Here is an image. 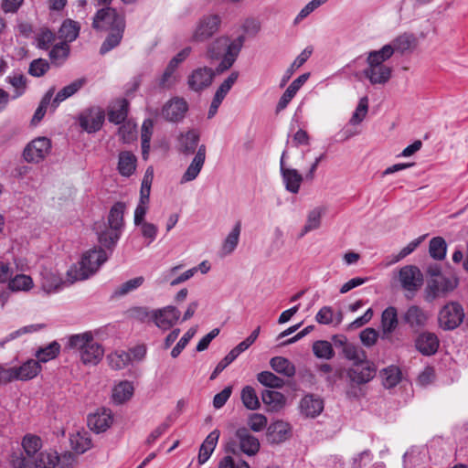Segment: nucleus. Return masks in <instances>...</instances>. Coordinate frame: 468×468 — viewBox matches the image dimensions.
Instances as JSON below:
<instances>
[{"instance_id":"obj_1","label":"nucleus","mask_w":468,"mask_h":468,"mask_svg":"<svg viewBox=\"0 0 468 468\" xmlns=\"http://www.w3.org/2000/svg\"><path fill=\"white\" fill-rule=\"evenodd\" d=\"M244 41V36H239L232 42H229L227 37H220L208 46L207 56L209 59L218 60L222 58L220 63L216 68L218 74L223 73L232 67L242 48Z\"/></svg>"},{"instance_id":"obj_2","label":"nucleus","mask_w":468,"mask_h":468,"mask_svg":"<svg viewBox=\"0 0 468 468\" xmlns=\"http://www.w3.org/2000/svg\"><path fill=\"white\" fill-rule=\"evenodd\" d=\"M392 57L389 48H381L379 50L368 52L367 68L363 70L364 76L372 85L386 84L391 78L392 69L385 64V61Z\"/></svg>"},{"instance_id":"obj_3","label":"nucleus","mask_w":468,"mask_h":468,"mask_svg":"<svg viewBox=\"0 0 468 468\" xmlns=\"http://www.w3.org/2000/svg\"><path fill=\"white\" fill-rule=\"evenodd\" d=\"M106 251L101 248H94L85 252L80 262L72 265L67 271L68 281L73 283L83 281L93 275L107 261Z\"/></svg>"},{"instance_id":"obj_4","label":"nucleus","mask_w":468,"mask_h":468,"mask_svg":"<svg viewBox=\"0 0 468 468\" xmlns=\"http://www.w3.org/2000/svg\"><path fill=\"white\" fill-rule=\"evenodd\" d=\"M68 346L80 352V360L84 365L96 366L104 355L102 346L94 340L90 332L70 335Z\"/></svg>"},{"instance_id":"obj_5","label":"nucleus","mask_w":468,"mask_h":468,"mask_svg":"<svg viewBox=\"0 0 468 468\" xmlns=\"http://www.w3.org/2000/svg\"><path fill=\"white\" fill-rule=\"evenodd\" d=\"M376 372L375 366L367 360L359 364H354L346 373L351 382V387L347 389L346 396L348 398H359L362 395L361 389L356 388L354 385L368 383L375 378Z\"/></svg>"},{"instance_id":"obj_6","label":"nucleus","mask_w":468,"mask_h":468,"mask_svg":"<svg viewBox=\"0 0 468 468\" xmlns=\"http://www.w3.org/2000/svg\"><path fill=\"white\" fill-rule=\"evenodd\" d=\"M259 440L247 428H239L235 432V441L227 444L226 451L237 455L239 452L248 456H254L260 450Z\"/></svg>"},{"instance_id":"obj_7","label":"nucleus","mask_w":468,"mask_h":468,"mask_svg":"<svg viewBox=\"0 0 468 468\" xmlns=\"http://www.w3.org/2000/svg\"><path fill=\"white\" fill-rule=\"evenodd\" d=\"M464 311L463 306L456 302L446 303L439 312L438 321L444 330H453L463 321Z\"/></svg>"},{"instance_id":"obj_8","label":"nucleus","mask_w":468,"mask_h":468,"mask_svg":"<svg viewBox=\"0 0 468 468\" xmlns=\"http://www.w3.org/2000/svg\"><path fill=\"white\" fill-rule=\"evenodd\" d=\"M92 26L98 30H112V28L125 27V21L122 15L111 7L100 9L92 22Z\"/></svg>"},{"instance_id":"obj_9","label":"nucleus","mask_w":468,"mask_h":468,"mask_svg":"<svg viewBox=\"0 0 468 468\" xmlns=\"http://www.w3.org/2000/svg\"><path fill=\"white\" fill-rule=\"evenodd\" d=\"M105 120V112L99 107H91L82 111L78 118L80 126L89 133L99 131Z\"/></svg>"},{"instance_id":"obj_10","label":"nucleus","mask_w":468,"mask_h":468,"mask_svg":"<svg viewBox=\"0 0 468 468\" xmlns=\"http://www.w3.org/2000/svg\"><path fill=\"white\" fill-rule=\"evenodd\" d=\"M51 141L47 137H38L31 141L24 150L23 155L29 163H39L49 154Z\"/></svg>"},{"instance_id":"obj_11","label":"nucleus","mask_w":468,"mask_h":468,"mask_svg":"<svg viewBox=\"0 0 468 468\" xmlns=\"http://www.w3.org/2000/svg\"><path fill=\"white\" fill-rule=\"evenodd\" d=\"M216 70L207 67L197 68L194 69L187 78L189 89L196 92H200L209 87L215 77Z\"/></svg>"},{"instance_id":"obj_12","label":"nucleus","mask_w":468,"mask_h":468,"mask_svg":"<svg viewBox=\"0 0 468 468\" xmlns=\"http://www.w3.org/2000/svg\"><path fill=\"white\" fill-rule=\"evenodd\" d=\"M399 279L402 288L410 292L417 291L423 282L421 271L413 265L402 267L399 272Z\"/></svg>"},{"instance_id":"obj_13","label":"nucleus","mask_w":468,"mask_h":468,"mask_svg":"<svg viewBox=\"0 0 468 468\" xmlns=\"http://www.w3.org/2000/svg\"><path fill=\"white\" fill-rule=\"evenodd\" d=\"M220 22V17L217 15L202 17L194 33V39L199 42L207 40L218 31Z\"/></svg>"},{"instance_id":"obj_14","label":"nucleus","mask_w":468,"mask_h":468,"mask_svg":"<svg viewBox=\"0 0 468 468\" xmlns=\"http://www.w3.org/2000/svg\"><path fill=\"white\" fill-rule=\"evenodd\" d=\"M188 110V104L183 98H173L167 101L163 109V117L169 122H178L182 120Z\"/></svg>"},{"instance_id":"obj_15","label":"nucleus","mask_w":468,"mask_h":468,"mask_svg":"<svg viewBox=\"0 0 468 468\" xmlns=\"http://www.w3.org/2000/svg\"><path fill=\"white\" fill-rule=\"evenodd\" d=\"M180 311L175 306H166L156 310L152 314L155 325L162 330L171 328L179 319Z\"/></svg>"},{"instance_id":"obj_16","label":"nucleus","mask_w":468,"mask_h":468,"mask_svg":"<svg viewBox=\"0 0 468 468\" xmlns=\"http://www.w3.org/2000/svg\"><path fill=\"white\" fill-rule=\"evenodd\" d=\"M113 421V417L111 410L101 409L95 413L90 414L88 417V426L96 433L104 432L111 427Z\"/></svg>"},{"instance_id":"obj_17","label":"nucleus","mask_w":468,"mask_h":468,"mask_svg":"<svg viewBox=\"0 0 468 468\" xmlns=\"http://www.w3.org/2000/svg\"><path fill=\"white\" fill-rule=\"evenodd\" d=\"M440 341L434 333L423 332L415 340L416 349L423 356H432L439 348Z\"/></svg>"},{"instance_id":"obj_18","label":"nucleus","mask_w":468,"mask_h":468,"mask_svg":"<svg viewBox=\"0 0 468 468\" xmlns=\"http://www.w3.org/2000/svg\"><path fill=\"white\" fill-rule=\"evenodd\" d=\"M417 38L412 33H403L395 37L390 44H387L382 48H389L392 50V55L395 52L404 54L411 52L417 46Z\"/></svg>"},{"instance_id":"obj_19","label":"nucleus","mask_w":468,"mask_h":468,"mask_svg":"<svg viewBox=\"0 0 468 468\" xmlns=\"http://www.w3.org/2000/svg\"><path fill=\"white\" fill-rule=\"evenodd\" d=\"M206 160V146L201 144L193 158L191 164L188 165L186 171L184 173L181 183L190 182L197 177Z\"/></svg>"},{"instance_id":"obj_20","label":"nucleus","mask_w":468,"mask_h":468,"mask_svg":"<svg viewBox=\"0 0 468 468\" xmlns=\"http://www.w3.org/2000/svg\"><path fill=\"white\" fill-rule=\"evenodd\" d=\"M324 410V401L318 396L313 394L305 395L300 402L301 413L306 417L314 418Z\"/></svg>"},{"instance_id":"obj_21","label":"nucleus","mask_w":468,"mask_h":468,"mask_svg":"<svg viewBox=\"0 0 468 468\" xmlns=\"http://www.w3.org/2000/svg\"><path fill=\"white\" fill-rule=\"evenodd\" d=\"M129 101L122 98L115 101L108 108V120L110 122L121 124L126 122L129 112Z\"/></svg>"},{"instance_id":"obj_22","label":"nucleus","mask_w":468,"mask_h":468,"mask_svg":"<svg viewBox=\"0 0 468 468\" xmlns=\"http://www.w3.org/2000/svg\"><path fill=\"white\" fill-rule=\"evenodd\" d=\"M382 338H388L399 325L398 311L394 306L387 307L381 314Z\"/></svg>"},{"instance_id":"obj_23","label":"nucleus","mask_w":468,"mask_h":468,"mask_svg":"<svg viewBox=\"0 0 468 468\" xmlns=\"http://www.w3.org/2000/svg\"><path fill=\"white\" fill-rule=\"evenodd\" d=\"M41 276V287L48 292H56L60 290L65 283L62 278L54 271L48 269H43L40 272Z\"/></svg>"},{"instance_id":"obj_24","label":"nucleus","mask_w":468,"mask_h":468,"mask_svg":"<svg viewBox=\"0 0 468 468\" xmlns=\"http://www.w3.org/2000/svg\"><path fill=\"white\" fill-rule=\"evenodd\" d=\"M290 425L284 421L279 420L270 425L268 428V440L271 443H281L290 436Z\"/></svg>"},{"instance_id":"obj_25","label":"nucleus","mask_w":468,"mask_h":468,"mask_svg":"<svg viewBox=\"0 0 468 468\" xmlns=\"http://www.w3.org/2000/svg\"><path fill=\"white\" fill-rule=\"evenodd\" d=\"M219 435V431L214 430L207 436V438L201 444L198 453V463L200 464L205 463L211 456L213 451L217 446Z\"/></svg>"},{"instance_id":"obj_26","label":"nucleus","mask_w":468,"mask_h":468,"mask_svg":"<svg viewBox=\"0 0 468 468\" xmlns=\"http://www.w3.org/2000/svg\"><path fill=\"white\" fill-rule=\"evenodd\" d=\"M137 158L130 151H122L119 154L118 171L122 176H131L136 169Z\"/></svg>"},{"instance_id":"obj_27","label":"nucleus","mask_w":468,"mask_h":468,"mask_svg":"<svg viewBox=\"0 0 468 468\" xmlns=\"http://www.w3.org/2000/svg\"><path fill=\"white\" fill-rule=\"evenodd\" d=\"M287 191L297 194L303 180V176L294 168L282 169L281 172Z\"/></svg>"},{"instance_id":"obj_28","label":"nucleus","mask_w":468,"mask_h":468,"mask_svg":"<svg viewBox=\"0 0 468 468\" xmlns=\"http://www.w3.org/2000/svg\"><path fill=\"white\" fill-rule=\"evenodd\" d=\"M86 83L85 79H78L70 84L62 88L55 96L51 102V106L56 109L60 102L77 93Z\"/></svg>"},{"instance_id":"obj_29","label":"nucleus","mask_w":468,"mask_h":468,"mask_svg":"<svg viewBox=\"0 0 468 468\" xmlns=\"http://www.w3.org/2000/svg\"><path fill=\"white\" fill-rule=\"evenodd\" d=\"M403 319L410 327H423L427 323L428 315L420 307L411 305L404 314Z\"/></svg>"},{"instance_id":"obj_30","label":"nucleus","mask_w":468,"mask_h":468,"mask_svg":"<svg viewBox=\"0 0 468 468\" xmlns=\"http://www.w3.org/2000/svg\"><path fill=\"white\" fill-rule=\"evenodd\" d=\"M261 399L271 411H278L282 410L286 403L285 396L282 393L274 390H263L261 393Z\"/></svg>"},{"instance_id":"obj_31","label":"nucleus","mask_w":468,"mask_h":468,"mask_svg":"<svg viewBox=\"0 0 468 468\" xmlns=\"http://www.w3.org/2000/svg\"><path fill=\"white\" fill-rule=\"evenodd\" d=\"M324 213L325 208L323 207H317L311 210L307 215L305 225L299 234V239L303 238L308 232L319 229L321 226L322 217Z\"/></svg>"},{"instance_id":"obj_32","label":"nucleus","mask_w":468,"mask_h":468,"mask_svg":"<svg viewBox=\"0 0 468 468\" xmlns=\"http://www.w3.org/2000/svg\"><path fill=\"white\" fill-rule=\"evenodd\" d=\"M271 367L278 374L283 375L287 378H292L295 375V366L287 358L283 356H274L270 360Z\"/></svg>"},{"instance_id":"obj_33","label":"nucleus","mask_w":468,"mask_h":468,"mask_svg":"<svg viewBox=\"0 0 468 468\" xmlns=\"http://www.w3.org/2000/svg\"><path fill=\"white\" fill-rule=\"evenodd\" d=\"M124 209L125 206L122 202H117L112 207L108 216L110 229L122 232Z\"/></svg>"},{"instance_id":"obj_34","label":"nucleus","mask_w":468,"mask_h":468,"mask_svg":"<svg viewBox=\"0 0 468 468\" xmlns=\"http://www.w3.org/2000/svg\"><path fill=\"white\" fill-rule=\"evenodd\" d=\"M17 367L18 378L21 381H27L34 378L41 371V366L35 359H28Z\"/></svg>"},{"instance_id":"obj_35","label":"nucleus","mask_w":468,"mask_h":468,"mask_svg":"<svg viewBox=\"0 0 468 468\" xmlns=\"http://www.w3.org/2000/svg\"><path fill=\"white\" fill-rule=\"evenodd\" d=\"M133 394V386L128 380L121 381L112 389V399L118 404H122L132 398Z\"/></svg>"},{"instance_id":"obj_36","label":"nucleus","mask_w":468,"mask_h":468,"mask_svg":"<svg viewBox=\"0 0 468 468\" xmlns=\"http://www.w3.org/2000/svg\"><path fill=\"white\" fill-rule=\"evenodd\" d=\"M153 131L154 121L152 119H145L143 122L141 131L142 155L144 160H146L149 155Z\"/></svg>"},{"instance_id":"obj_37","label":"nucleus","mask_w":468,"mask_h":468,"mask_svg":"<svg viewBox=\"0 0 468 468\" xmlns=\"http://www.w3.org/2000/svg\"><path fill=\"white\" fill-rule=\"evenodd\" d=\"M125 27H119V28H112L109 35L107 36L106 39L103 41V43L101 46L100 48V54L104 55L119 46L121 43L123 32Z\"/></svg>"},{"instance_id":"obj_38","label":"nucleus","mask_w":468,"mask_h":468,"mask_svg":"<svg viewBox=\"0 0 468 468\" xmlns=\"http://www.w3.org/2000/svg\"><path fill=\"white\" fill-rule=\"evenodd\" d=\"M199 142V133L196 130H190L179 138L181 151L186 154H193Z\"/></svg>"},{"instance_id":"obj_39","label":"nucleus","mask_w":468,"mask_h":468,"mask_svg":"<svg viewBox=\"0 0 468 468\" xmlns=\"http://www.w3.org/2000/svg\"><path fill=\"white\" fill-rule=\"evenodd\" d=\"M60 352V345L57 341H53L44 347H40L37 350L35 356L37 358V361L46 363L56 358Z\"/></svg>"},{"instance_id":"obj_40","label":"nucleus","mask_w":468,"mask_h":468,"mask_svg":"<svg viewBox=\"0 0 468 468\" xmlns=\"http://www.w3.org/2000/svg\"><path fill=\"white\" fill-rule=\"evenodd\" d=\"M241 231V222L237 221L232 230L229 233L227 238L225 239L222 250L224 254L232 253L238 246L239 235Z\"/></svg>"},{"instance_id":"obj_41","label":"nucleus","mask_w":468,"mask_h":468,"mask_svg":"<svg viewBox=\"0 0 468 468\" xmlns=\"http://www.w3.org/2000/svg\"><path fill=\"white\" fill-rule=\"evenodd\" d=\"M107 360L111 368L120 370L129 365L131 355L123 350H119L108 355Z\"/></svg>"},{"instance_id":"obj_42","label":"nucleus","mask_w":468,"mask_h":468,"mask_svg":"<svg viewBox=\"0 0 468 468\" xmlns=\"http://www.w3.org/2000/svg\"><path fill=\"white\" fill-rule=\"evenodd\" d=\"M257 380L264 387L270 388H282L285 385L282 378L271 371H261L257 374Z\"/></svg>"},{"instance_id":"obj_43","label":"nucleus","mask_w":468,"mask_h":468,"mask_svg":"<svg viewBox=\"0 0 468 468\" xmlns=\"http://www.w3.org/2000/svg\"><path fill=\"white\" fill-rule=\"evenodd\" d=\"M58 461L57 452H41L34 461L33 468H55Z\"/></svg>"},{"instance_id":"obj_44","label":"nucleus","mask_w":468,"mask_h":468,"mask_svg":"<svg viewBox=\"0 0 468 468\" xmlns=\"http://www.w3.org/2000/svg\"><path fill=\"white\" fill-rule=\"evenodd\" d=\"M122 125L119 127L118 134L123 144H130L136 140L137 138V131H136V123L132 120H127L126 122L121 123Z\"/></svg>"},{"instance_id":"obj_45","label":"nucleus","mask_w":468,"mask_h":468,"mask_svg":"<svg viewBox=\"0 0 468 468\" xmlns=\"http://www.w3.org/2000/svg\"><path fill=\"white\" fill-rule=\"evenodd\" d=\"M240 398H241L243 405L248 410H254L259 409L261 406L256 390L251 386H245L242 388Z\"/></svg>"},{"instance_id":"obj_46","label":"nucleus","mask_w":468,"mask_h":468,"mask_svg":"<svg viewBox=\"0 0 468 468\" xmlns=\"http://www.w3.org/2000/svg\"><path fill=\"white\" fill-rule=\"evenodd\" d=\"M456 285V280L447 277H440L437 280H433L429 287L433 292L434 296H437L440 292H447L452 291Z\"/></svg>"},{"instance_id":"obj_47","label":"nucleus","mask_w":468,"mask_h":468,"mask_svg":"<svg viewBox=\"0 0 468 468\" xmlns=\"http://www.w3.org/2000/svg\"><path fill=\"white\" fill-rule=\"evenodd\" d=\"M447 244L441 237H435L431 239L429 252L431 258L441 261L445 258Z\"/></svg>"},{"instance_id":"obj_48","label":"nucleus","mask_w":468,"mask_h":468,"mask_svg":"<svg viewBox=\"0 0 468 468\" xmlns=\"http://www.w3.org/2000/svg\"><path fill=\"white\" fill-rule=\"evenodd\" d=\"M311 54L312 49H309L308 48L302 51V53L294 59L292 65L287 69L282 80L281 86H283L290 80L294 71L306 62Z\"/></svg>"},{"instance_id":"obj_49","label":"nucleus","mask_w":468,"mask_h":468,"mask_svg":"<svg viewBox=\"0 0 468 468\" xmlns=\"http://www.w3.org/2000/svg\"><path fill=\"white\" fill-rule=\"evenodd\" d=\"M54 92H55V89L54 88H50L46 92V94L42 98L38 107L37 108V110H36V112H35V113L33 115V118L31 120L32 124L36 125V124H37L43 119V117L46 114L48 106L51 102V100H52V97L54 95Z\"/></svg>"},{"instance_id":"obj_50","label":"nucleus","mask_w":468,"mask_h":468,"mask_svg":"<svg viewBox=\"0 0 468 468\" xmlns=\"http://www.w3.org/2000/svg\"><path fill=\"white\" fill-rule=\"evenodd\" d=\"M70 445L77 453L81 454L90 449L92 444L86 433L78 432L70 437Z\"/></svg>"},{"instance_id":"obj_51","label":"nucleus","mask_w":468,"mask_h":468,"mask_svg":"<svg viewBox=\"0 0 468 468\" xmlns=\"http://www.w3.org/2000/svg\"><path fill=\"white\" fill-rule=\"evenodd\" d=\"M41 440L36 435L27 434L22 441L23 449L27 457H33L41 448Z\"/></svg>"},{"instance_id":"obj_52","label":"nucleus","mask_w":468,"mask_h":468,"mask_svg":"<svg viewBox=\"0 0 468 468\" xmlns=\"http://www.w3.org/2000/svg\"><path fill=\"white\" fill-rule=\"evenodd\" d=\"M344 356L354 364H359L366 361L367 356L364 350L353 344H347L343 348Z\"/></svg>"},{"instance_id":"obj_53","label":"nucleus","mask_w":468,"mask_h":468,"mask_svg":"<svg viewBox=\"0 0 468 468\" xmlns=\"http://www.w3.org/2000/svg\"><path fill=\"white\" fill-rule=\"evenodd\" d=\"M80 27L70 19L65 20L59 29L60 37L66 41L71 42L75 40L79 35Z\"/></svg>"},{"instance_id":"obj_54","label":"nucleus","mask_w":468,"mask_h":468,"mask_svg":"<svg viewBox=\"0 0 468 468\" xmlns=\"http://www.w3.org/2000/svg\"><path fill=\"white\" fill-rule=\"evenodd\" d=\"M313 352L319 358L330 359L335 352L332 345L328 341L319 340L314 343Z\"/></svg>"},{"instance_id":"obj_55","label":"nucleus","mask_w":468,"mask_h":468,"mask_svg":"<svg viewBox=\"0 0 468 468\" xmlns=\"http://www.w3.org/2000/svg\"><path fill=\"white\" fill-rule=\"evenodd\" d=\"M32 285L33 282L29 276L19 274L9 281L8 288L11 291H27Z\"/></svg>"},{"instance_id":"obj_56","label":"nucleus","mask_w":468,"mask_h":468,"mask_svg":"<svg viewBox=\"0 0 468 468\" xmlns=\"http://www.w3.org/2000/svg\"><path fill=\"white\" fill-rule=\"evenodd\" d=\"M144 282V278L143 276H138L133 279H131L122 284H121L115 291V296H123L130 292H133L139 288Z\"/></svg>"},{"instance_id":"obj_57","label":"nucleus","mask_w":468,"mask_h":468,"mask_svg":"<svg viewBox=\"0 0 468 468\" xmlns=\"http://www.w3.org/2000/svg\"><path fill=\"white\" fill-rule=\"evenodd\" d=\"M50 69L49 63L44 58H37L30 62L28 68V74L33 77H42Z\"/></svg>"},{"instance_id":"obj_58","label":"nucleus","mask_w":468,"mask_h":468,"mask_svg":"<svg viewBox=\"0 0 468 468\" xmlns=\"http://www.w3.org/2000/svg\"><path fill=\"white\" fill-rule=\"evenodd\" d=\"M120 231L115 229H106L99 234V241L101 245L108 249H112L121 237Z\"/></svg>"},{"instance_id":"obj_59","label":"nucleus","mask_w":468,"mask_h":468,"mask_svg":"<svg viewBox=\"0 0 468 468\" xmlns=\"http://www.w3.org/2000/svg\"><path fill=\"white\" fill-rule=\"evenodd\" d=\"M383 384L386 388L395 387L400 380V371L396 367L385 368L382 372Z\"/></svg>"},{"instance_id":"obj_60","label":"nucleus","mask_w":468,"mask_h":468,"mask_svg":"<svg viewBox=\"0 0 468 468\" xmlns=\"http://www.w3.org/2000/svg\"><path fill=\"white\" fill-rule=\"evenodd\" d=\"M37 47L40 49H48L55 40V35L48 28H42L36 35Z\"/></svg>"},{"instance_id":"obj_61","label":"nucleus","mask_w":468,"mask_h":468,"mask_svg":"<svg viewBox=\"0 0 468 468\" xmlns=\"http://www.w3.org/2000/svg\"><path fill=\"white\" fill-rule=\"evenodd\" d=\"M69 47L67 43H59L55 45L49 52V58L51 60L62 63L69 56Z\"/></svg>"},{"instance_id":"obj_62","label":"nucleus","mask_w":468,"mask_h":468,"mask_svg":"<svg viewBox=\"0 0 468 468\" xmlns=\"http://www.w3.org/2000/svg\"><path fill=\"white\" fill-rule=\"evenodd\" d=\"M197 333L196 327L189 328L171 351L172 357H177Z\"/></svg>"},{"instance_id":"obj_63","label":"nucleus","mask_w":468,"mask_h":468,"mask_svg":"<svg viewBox=\"0 0 468 468\" xmlns=\"http://www.w3.org/2000/svg\"><path fill=\"white\" fill-rule=\"evenodd\" d=\"M368 110V98L367 96L362 97L359 100L358 105L353 113L350 122L352 124L360 123L366 117Z\"/></svg>"},{"instance_id":"obj_64","label":"nucleus","mask_w":468,"mask_h":468,"mask_svg":"<svg viewBox=\"0 0 468 468\" xmlns=\"http://www.w3.org/2000/svg\"><path fill=\"white\" fill-rule=\"evenodd\" d=\"M238 78H239L238 71L231 72L230 75L219 85V87L216 90L215 94L225 99V97L227 96L229 91L231 90L233 85L236 83Z\"/></svg>"}]
</instances>
